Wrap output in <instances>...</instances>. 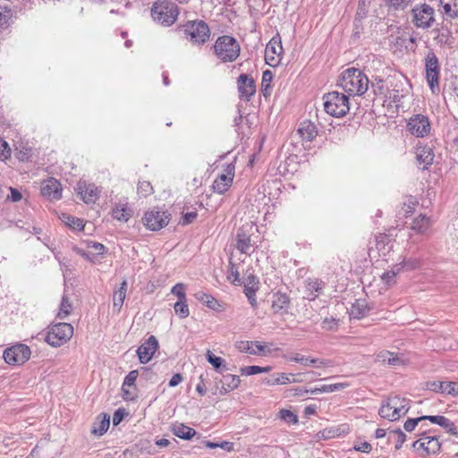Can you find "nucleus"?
I'll return each mask as SVG.
<instances>
[{
  "instance_id": "nucleus-1",
  "label": "nucleus",
  "mask_w": 458,
  "mask_h": 458,
  "mask_svg": "<svg viewBox=\"0 0 458 458\" xmlns=\"http://www.w3.org/2000/svg\"><path fill=\"white\" fill-rule=\"evenodd\" d=\"M337 85L349 95L361 96L369 89V79L360 70L349 68L342 72Z\"/></svg>"
},
{
  "instance_id": "nucleus-2",
  "label": "nucleus",
  "mask_w": 458,
  "mask_h": 458,
  "mask_svg": "<svg viewBox=\"0 0 458 458\" xmlns=\"http://www.w3.org/2000/svg\"><path fill=\"white\" fill-rule=\"evenodd\" d=\"M409 402L408 399L398 395L389 396L382 402L378 414L390 421L397 420L408 412Z\"/></svg>"
},
{
  "instance_id": "nucleus-3",
  "label": "nucleus",
  "mask_w": 458,
  "mask_h": 458,
  "mask_svg": "<svg viewBox=\"0 0 458 458\" xmlns=\"http://www.w3.org/2000/svg\"><path fill=\"white\" fill-rule=\"evenodd\" d=\"M215 54L224 63L233 62L241 52L238 41L231 36L219 37L214 45Z\"/></svg>"
},
{
  "instance_id": "nucleus-4",
  "label": "nucleus",
  "mask_w": 458,
  "mask_h": 458,
  "mask_svg": "<svg viewBox=\"0 0 458 458\" xmlns=\"http://www.w3.org/2000/svg\"><path fill=\"white\" fill-rule=\"evenodd\" d=\"M154 21L161 25H172L178 16V8L175 4L168 0H157L151 9Z\"/></svg>"
},
{
  "instance_id": "nucleus-5",
  "label": "nucleus",
  "mask_w": 458,
  "mask_h": 458,
  "mask_svg": "<svg viewBox=\"0 0 458 458\" xmlns=\"http://www.w3.org/2000/svg\"><path fill=\"white\" fill-rule=\"evenodd\" d=\"M325 111L335 117L344 116L349 109V98L337 91L329 92L323 97Z\"/></svg>"
},
{
  "instance_id": "nucleus-6",
  "label": "nucleus",
  "mask_w": 458,
  "mask_h": 458,
  "mask_svg": "<svg viewBox=\"0 0 458 458\" xmlns=\"http://www.w3.org/2000/svg\"><path fill=\"white\" fill-rule=\"evenodd\" d=\"M435 9L429 4L423 3L416 4L411 10V21L417 29L428 30L436 21Z\"/></svg>"
},
{
  "instance_id": "nucleus-7",
  "label": "nucleus",
  "mask_w": 458,
  "mask_h": 458,
  "mask_svg": "<svg viewBox=\"0 0 458 458\" xmlns=\"http://www.w3.org/2000/svg\"><path fill=\"white\" fill-rule=\"evenodd\" d=\"M73 335V327L65 322H60L48 327L46 335V342L54 347H59L66 344Z\"/></svg>"
},
{
  "instance_id": "nucleus-8",
  "label": "nucleus",
  "mask_w": 458,
  "mask_h": 458,
  "mask_svg": "<svg viewBox=\"0 0 458 458\" xmlns=\"http://www.w3.org/2000/svg\"><path fill=\"white\" fill-rule=\"evenodd\" d=\"M182 30L186 38L194 44H204L210 37L208 24L200 20L187 21Z\"/></svg>"
},
{
  "instance_id": "nucleus-9",
  "label": "nucleus",
  "mask_w": 458,
  "mask_h": 458,
  "mask_svg": "<svg viewBox=\"0 0 458 458\" xmlns=\"http://www.w3.org/2000/svg\"><path fill=\"white\" fill-rule=\"evenodd\" d=\"M425 73L428 84L433 93L439 89L440 64L433 50L425 56Z\"/></svg>"
},
{
  "instance_id": "nucleus-10",
  "label": "nucleus",
  "mask_w": 458,
  "mask_h": 458,
  "mask_svg": "<svg viewBox=\"0 0 458 458\" xmlns=\"http://www.w3.org/2000/svg\"><path fill=\"white\" fill-rule=\"evenodd\" d=\"M170 221V214L160 208H152L147 211L142 217L143 225L151 231L164 228Z\"/></svg>"
},
{
  "instance_id": "nucleus-11",
  "label": "nucleus",
  "mask_w": 458,
  "mask_h": 458,
  "mask_svg": "<svg viewBox=\"0 0 458 458\" xmlns=\"http://www.w3.org/2000/svg\"><path fill=\"white\" fill-rule=\"evenodd\" d=\"M406 128L411 135L417 138H424L430 133L431 125L428 116L418 114L408 120Z\"/></svg>"
},
{
  "instance_id": "nucleus-12",
  "label": "nucleus",
  "mask_w": 458,
  "mask_h": 458,
  "mask_svg": "<svg viewBox=\"0 0 458 458\" xmlns=\"http://www.w3.org/2000/svg\"><path fill=\"white\" fill-rule=\"evenodd\" d=\"M30 357V348L22 344L8 348L4 352V359L11 365H21L26 362Z\"/></svg>"
},
{
  "instance_id": "nucleus-13",
  "label": "nucleus",
  "mask_w": 458,
  "mask_h": 458,
  "mask_svg": "<svg viewBox=\"0 0 458 458\" xmlns=\"http://www.w3.org/2000/svg\"><path fill=\"white\" fill-rule=\"evenodd\" d=\"M235 174V165L233 163L226 164L223 173L214 181L212 188L215 192L224 194L232 186Z\"/></svg>"
},
{
  "instance_id": "nucleus-14",
  "label": "nucleus",
  "mask_w": 458,
  "mask_h": 458,
  "mask_svg": "<svg viewBox=\"0 0 458 458\" xmlns=\"http://www.w3.org/2000/svg\"><path fill=\"white\" fill-rule=\"evenodd\" d=\"M289 362H297L304 367H329L332 362L329 360L312 358L310 356H304L298 352H289L283 356Z\"/></svg>"
},
{
  "instance_id": "nucleus-15",
  "label": "nucleus",
  "mask_w": 458,
  "mask_h": 458,
  "mask_svg": "<svg viewBox=\"0 0 458 458\" xmlns=\"http://www.w3.org/2000/svg\"><path fill=\"white\" fill-rule=\"evenodd\" d=\"M76 191L81 195V199L87 204L95 203L100 193V191L95 184L87 183L84 181L78 182Z\"/></svg>"
},
{
  "instance_id": "nucleus-16",
  "label": "nucleus",
  "mask_w": 458,
  "mask_h": 458,
  "mask_svg": "<svg viewBox=\"0 0 458 458\" xmlns=\"http://www.w3.org/2000/svg\"><path fill=\"white\" fill-rule=\"evenodd\" d=\"M158 348V342L157 338L151 335L144 344H142L137 350V354L140 363H148L153 357L154 353Z\"/></svg>"
},
{
  "instance_id": "nucleus-17",
  "label": "nucleus",
  "mask_w": 458,
  "mask_h": 458,
  "mask_svg": "<svg viewBox=\"0 0 458 458\" xmlns=\"http://www.w3.org/2000/svg\"><path fill=\"white\" fill-rule=\"evenodd\" d=\"M238 90L240 98L249 101L256 92L254 80L247 74H241L238 78Z\"/></svg>"
},
{
  "instance_id": "nucleus-18",
  "label": "nucleus",
  "mask_w": 458,
  "mask_h": 458,
  "mask_svg": "<svg viewBox=\"0 0 458 458\" xmlns=\"http://www.w3.org/2000/svg\"><path fill=\"white\" fill-rule=\"evenodd\" d=\"M41 194L49 199H60L62 188L60 182L55 178H48L41 183Z\"/></svg>"
},
{
  "instance_id": "nucleus-19",
  "label": "nucleus",
  "mask_w": 458,
  "mask_h": 458,
  "mask_svg": "<svg viewBox=\"0 0 458 458\" xmlns=\"http://www.w3.org/2000/svg\"><path fill=\"white\" fill-rule=\"evenodd\" d=\"M415 449H423L426 454H435L439 452L441 444L437 437L424 436L413 443Z\"/></svg>"
},
{
  "instance_id": "nucleus-20",
  "label": "nucleus",
  "mask_w": 458,
  "mask_h": 458,
  "mask_svg": "<svg viewBox=\"0 0 458 458\" xmlns=\"http://www.w3.org/2000/svg\"><path fill=\"white\" fill-rule=\"evenodd\" d=\"M235 248L242 254L250 255L251 238L243 227L239 228L235 235Z\"/></svg>"
},
{
  "instance_id": "nucleus-21",
  "label": "nucleus",
  "mask_w": 458,
  "mask_h": 458,
  "mask_svg": "<svg viewBox=\"0 0 458 458\" xmlns=\"http://www.w3.org/2000/svg\"><path fill=\"white\" fill-rule=\"evenodd\" d=\"M325 287V283L318 278H308L305 281V293L306 298L313 301L315 300L322 292Z\"/></svg>"
},
{
  "instance_id": "nucleus-22",
  "label": "nucleus",
  "mask_w": 458,
  "mask_h": 458,
  "mask_svg": "<svg viewBox=\"0 0 458 458\" xmlns=\"http://www.w3.org/2000/svg\"><path fill=\"white\" fill-rule=\"evenodd\" d=\"M439 6L446 20L458 19V0H439Z\"/></svg>"
},
{
  "instance_id": "nucleus-23",
  "label": "nucleus",
  "mask_w": 458,
  "mask_h": 458,
  "mask_svg": "<svg viewBox=\"0 0 458 458\" xmlns=\"http://www.w3.org/2000/svg\"><path fill=\"white\" fill-rule=\"evenodd\" d=\"M298 133L302 140L311 141L317 137L318 130L310 121H303L299 126Z\"/></svg>"
},
{
  "instance_id": "nucleus-24",
  "label": "nucleus",
  "mask_w": 458,
  "mask_h": 458,
  "mask_svg": "<svg viewBox=\"0 0 458 458\" xmlns=\"http://www.w3.org/2000/svg\"><path fill=\"white\" fill-rule=\"evenodd\" d=\"M370 307L367 300L359 299L352 305L350 310V316L353 318H362L367 316L370 310Z\"/></svg>"
},
{
  "instance_id": "nucleus-25",
  "label": "nucleus",
  "mask_w": 458,
  "mask_h": 458,
  "mask_svg": "<svg viewBox=\"0 0 458 458\" xmlns=\"http://www.w3.org/2000/svg\"><path fill=\"white\" fill-rule=\"evenodd\" d=\"M416 158L420 164L423 165V169H426L432 164L434 159V153L431 148L428 146H418L416 148Z\"/></svg>"
},
{
  "instance_id": "nucleus-26",
  "label": "nucleus",
  "mask_w": 458,
  "mask_h": 458,
  "mask_svg": "<svg viewBox=\"0 0 458 458\" xmlns=\"http://www.w3.org/2000/svg\"><path fill=\"white\" fill-rule=\"evenodd\" d=\"M112 216L118 221L127 222L132 216V210L127 202H120L113 208Z\"/></svg>"
},
{
  "instance_id": "nucleus-27",
  "label": "nucleus",
  "mask_w": 458,
  "mask_h": 458,
  "mask_svg": "<svg viewBox=\"0 0 458 458\" xmlns=\"http://www.w3.org/2000/svg\"><path fill=\"white\" fill-rule=\"evenodd\" d=\"M221 383L222 386L219 390V393L220 394H225L236 389L241 384V379L236 375L227 374L223 377Z\"/></svg>"
},
{
  "instance_id": "nucleus-28",
  "label": "nucleus",
  "mask_w": 458,
  "mask_h": 458,
  "mask_svg": "<svg viewBox=\"0 0 458 458\" xmlns=\"http://www.w3.org/2000/svg\"><path fill=\"white\" fill-rule=\"evenodd\" d=\"M283 52V47L281 46L280 41L276 40L275 38H272L269 43L267 45L266 50H265V57L267 61L270 65H274L272 63L275 60V55L279 56Z\"/></svg>"
},
{
  "instance_id": "nucleus-29",
  "label": "nucleus",
  "mask_w": 458,
  "mask_h": 458,
  "mask_svg": "<svg viewBox=\"0 0 458 458\" xmlns=\"http://www.w3.org/2000/svg\"><path fill=\"white\" fill-rule=\"evenodd\" d=\"M237 349L242 352L259 354L264 352L265 346L259 342L241 341L236 344Z\"/></svg>"
},
{
  "instance_id": "nucleus-30",
  "label": "nucleus",
  "mask_w": 458,
  "mask_h": 458,
  "mask_svg": "<svg viewBox=\"0 0 458 458\" xmlns=\"http://www.w3.org/2000/svg\"><path fill=\"white\" fill-rule=\"evenodd\" d=\"M110 425V416L102 413L98 418L97 420L94 422L91 433L98 436H102L104 433L106 432Z\"/></svg>"
},
{
  "instance_id": "nucleus-31",
  "label": "nucleus",
  "mask_w": 458,
  "mask_h": 458,
  "mask_svg": "<svg viewBox=\"0 0 458 458\" xmlns=\"http://www.w3.org/2000/svg\"><path fill=\"white\" fill-rule=\"evenodd\" d=\"M437 44L440 47L447 46L451 47L454 44V38L451 35V32L447 29H435L433 30Z\"/></svg>"
},
{
  "instance_id": "nucleus-32",
  "label": "nucleus",
  "mask_w": 458,
  "mask_h": 458,
  "mask_svg": "<svg viewBox=\"0 0 458 458\" xmlns=\"http://www.w3.org/2000/svg\"><path fill=\"white\" fill-rule=\"evenodd\" d=\"M240 267L241 263L235 262L232 256L229 260L227 279L234 285L242 284V279L240 277Z\"/></svg>"
},
{
  "instance_id": "nucleus-33",
  "label": "nucleus",
  "mask_w": 458,
  "mask_h": 458,
  "mask_svg": "<svg viewBox=\"0 0 458 458\" xmlns=\"http://www.w3.org/2000/svg\"><path fill=\"white\" fill-rule=\"evenodd\" d=\"M290 300L286 293H276L273 294L272 298V309L274 312L278 313L283 310L288 308Z\"/></svg>"
},
{
  "instance_id": "nucleus-34",
  "label": "nucleus",
  "mask_w": 458,
  "mask_h": 458,
  "mask_svg": "<svg viewBox=\"0 0 458 458\" xmlns=\"http://www.w3.org/2000/svg\"><path fill=\"white\" fill-rule=\"evenodd\" d=\"M127 293V281L123 280L120 285V287L114 292L113 294V302L114 309H116L119 312L123 307V301L126 297Z\"/></svg>"
},
{
  "instance_id": "nucleus-35",
  "label": "nucleus",
  "mask_w": 458,
  "mask_h": 458,
  "mask_svg": "<svg viewBox=\"0 0 458 458\" xmlns=\"http://www.w3.org/2000/svg\"><path fill=\"white\" fill-rule=\"evenodd\" d=\"M195 298L213 310L218 311L221 310V304L210 294L199 291L195 293Z\"/></svg>"
},
{
  "instance_id": "nucleus-36",
  "label": "nucleus",
  "mask_w": 458,
  "mask_h": 458,
  "mask_svg": "<svg viewBox=\"0 0 458 458\" xmlns=\"http://www.w3.org/2000/svg\"><path fill=\"white\" fill-rule=\"evenodd\" d=\"M173 433L182 439L189 440L193 437L197 432L194 428L180 423L173 426Z\"/></svg>"
},
{
  "instance_id": "nucleus-37",
  "label": "nucleus",
  "mask_w": 458,
  "mask_h": 458,
  "mask_svg": "<svg viewBox=\"0 0 458 458\" xmlns=\"http://www.w3.org/2000/svg\"><path fill=\"white\" fill-rule=\"evenodd\" d=\"M207 360L213 366L217 372L228 370L227 364L224 359L216 356L211 351L208 350L206 353Z\"/></svg>"
},
{
  "instance_id": "nucleus-38",
  "label": "nucleus",
  "mask_w": 458,
  "mask_h": 458,
  "mask_svg": "<svg viewBox=\"0 0 458 458\" xmlns=\"http://www.w3.org/2000/svg\"><path fill=\"white\" fill-rule=\"evenodd\" d=\"M430 225V218L420 215L413 220L411 229L419 233H424L428 230Z\"/></svg>"
},
{
  "instance_id": "nucleus-39",
  "label": "nucleus",
  "mask_w": 458,
  "mask_h": 458,
  "mask_svg": "<svg viewBox=\"0 0 458 458\" xmlns=\"http://www.w3.org/2000/svg\"><path fill=\"white\" fill-rule=\"evenodd\" d=\"M72 303L70 301V299L68 298V296L64 294L56 317L62 320L65 319L72 313Z\"/></svg>"
},
{
  "instance_id": "nucleus-40",
  "label": "nucleus",
  "mask_w": 458,
  "mask_h": 458,
  "mask_svg": "<svg viewBox=\"0 0 458 458\" xmlns=\"http://www.w3.org/2000/svg\"><path fill=\"white\" fill-rule=\"evenodd\" d=\"M61 220L69 227L81 231L84 229L83 220L69 214H62L60 216Z\"/></svg>"
},
{
  "instance_id": "nucleus-41",
  "label": "nucleus",
  "mask_w": 458,
  "mask_h": 458,
  "mask_svg": "<svg viewBox=\"0 0 458 458\" xmlns=\"http://www.w3.org/2000/svg\"><path fill=\"white\" fill-rule=\"evenodd\" d=\"M140 375L139 370H131L129 372V374L125 377L123 384V394L126 398H132V396L130 395V391L127 389L129 386H133L135 384V381L137 380V377Z\"/></svg>"
},
{
  "instance_id": "nucleus-42",
  "label": "nucleus",
  "mask_w": 458,
  "mask_h": 458,
  "mask_svg": "<svg viewBox=\"0 0 458 458\" xmlns=\"http://www.w3.org/2000/svg\"><path fill=\"white\" fill-rule=\"evenodd\" d=\"M13 20L12 10L6 6H0V30L6 29Z\"/></svg>"
},
{
  "instance_id": "nucleus-43",
  "label": "nucleus",
  "mask_w": 458,
  "mask_h": 458,
  "mask_svg": "<svg viewBox=\"0 0 458 458\" xmlns=\"http://www.w3.org/2000/svg\"><path fill=\"white\" fill-rule=\"evenodd\" d=\"M270 370H271V367H269V366L259 367V366H256V365L242 367L240 369L241 374L243 376H251V375H256L259 373L268 372Z\"/></svg>"
},
{
  "instance_id": "nucleus-44",
  "label": "nucleus",
  "mask_w": 458,
  "mask_h": 458,
  "mask_svg": "<svg viewBox=\"0 0 458 458\" xmlns=\"http://www.w3.org/2000/svg\"><path fill=\"white\" fill-rule=\"evenodd\" d=\"M397 267V271H403V270H413L417 268L420 266V260L417 259H403L401 262L398 264H395Z\"/></svg>"
},
{
  "instance_id": "nucleus-45",
  "label": "nucleus",
  "mask_w": 458,
  "mask_h": 458,
  "mask_svg": "<svg viewBox=\"0 0 458 458\" xmlns=\"http://www.w3.org/2000/svg\"><path fill=\"white\" fill-rule=\"evenodd\" d=\"M400 271H397V267L394 265L393 268L389 271L385 272L381 276V280L387 285L391 286L395 284L396 275L399 274Z\"/></svg>"
},
{
  "instance_id": "nucleus-46",
  "label": "nucleus",
  "mask_w": 458,
  "mask_h": 458,
  "mask_svg": "<svg viewBox=\"0 0 458 458\" xmlns=\"http://www.w3.org/2000/svg\"><path fill=\"white\" fill-rule=\"evenodd\" d=\"M174 309L175 314L178 315L182 318H187L190 314L189 307L186 302V300L178 301L177 302H175Z\"/></svg>"
},
{
  "instance_id": "nucleus-47",
  "label": "nucleus",
  "mask_w": 458,
  "mask_h": 458,
  "mask_svg": "<svg viewBox=\"0 0 458 458\" xmlns=\"http://www.w3.org/2000/svg\"><path fill=\"white\" fill-rule=\"evenodd\" d=\"M278 418H280L282 420L291 423V424H296L298 422V417L296 414H294L290 410L282 409L278 412Z\"/></svg>"
},
{
  "instance_id": "nucleus-48",
  "label": "nucleus",
  "mask_w": 458,
  "mask_h": 458,
  "mask_svg": "<svg viewBox=\"0 0 458 458\" xmlns=\"http://www.w3.org/2000/svg\"><path fill=\"white\" fill-rule=\"evenodd\" d=\"M138 193L142 197H148L153 193V187L148 181H139Z\"/></svg>"
},
{
  "instance_id": "nucleus-49",
  "label": "nucleus",
  "mask_w": 458,
  "mask_h": 458,
  "mask_svg": "<svg viewBox=\"0 0 458 458\" xmlns=\"http://www.w3.org/2000/svg\"><path fill=\"white\" fill-rule=\"evenodd\" d=\"M438 425L444 428L449 434L453 436H458L457 428L454 423L451 421L449 419L445 418V416H442Z\"/></svg>"
},
{
  "instance_id": "nucleus-50",
  "label": "nucleus",
  "mask_w": 458,
  "mask_h": 458,
  "mask_svg": "<svg viewBox=\"0 0 458 458\" xmlns=\"http://www.w3.org/2000/svg\"><path fill=\"white\" fill-rule=\"evenodd\" d=\"M447 382L429 381L427 383V389L436 393H445Z\"/></svg>"
},
{
  "instance_id": "nucleus-51",
  "label": "nucleus",
  "mask_w": 458,
  "mask_h": 458,
  "mask_svg": "<svg viewBox=\"0 0 458 458\" xmlns=\"http://www.w3.org/2000/svg\"><path fill=\"white\" fill-rule=\"evenodd\" d=\"M411 1L412 0H386V3L388 6L396 11H403L411 4Z\"/></svg>"
},
{
  "instance_id": "nucleus-52",
  "label": "nucleus",
  "mask_w": 458,
  "mask_h": 458,
  "mask_svg": "<svg viewBox=\"0 0 458 458\" xmlns=\"http://www.w3.org/2000/svg\"><path fill=\"white\" fill-rule=\"evenodd\" d=\"M390 239L386 234H379L376 237V247L379 252L386 255V247L388 245Z\"/></svg>"
},
{
  "instance_id": "nucleus-53",
  "label": "nucleus",
  "mask_w": 458,
  "mask_h": 458,
  "mask_svg": "<svg viewBox=\"0 0 458 458\" xmlns=\"http://www.w3.org/2000/svg\"><path fill=\"white\" fill-rule=\"evenodd\" d=\"M140 376L141 379L145 381H150L152 383H156L157 380V374L152 371L149 368L142 367L140 371Z\"/></svg>"
},
{
  "instance_id": "nucleus-54",
  "label": "nucleus",
  "mask_w": 458,
  "mask_h": 458,
  "mask_svg": "<svg viewBox=\"0 0 458 458\" xmlns=\"http://www.w3.org/2000/svg\"><path fill=\"white\" fill-rule=\"evenodd\" d=\"M348 386V384L346 383H335V384H329V385H323L319 387L320 392L323 393H332L335 391H340Z\"/></svg>"
},
{
  "instance_id": "nucleus-55",
  "label": "nucleus",
  "mask_w": 458,
  "mask_h": 458,
  "mask_svg": "<svg viewBox=\"0 0 458 458\" xmlns=\"http://www.w3.org/2000/svg\"><path fill=\"white\" fill-rule=\"evenodd\" d=\"M321 327L325 330L334 331L338 327V320L333 317L325 318L321 322Z\"/></svg>"
},
{
  "instance_id": "nucleus-56",
  "label": "nucleus",
  "mask_w": 458,
  "mask_h": 458,
  "mask_svg": "<svg viewBox=\"0 0 458 458\" xmlns=\"http://www.w3.org/2000/svg\"><path fill=\"white\" fill-rule=\"evenodd\" d=\"M172 293H174V295H176L178 297V301H183V300H186V295H185V286L183 284H176L173 288H172Z\"/></svg>"
},
{
  "instance_id": "nucleus-57",
  "label": "nucleus",
  "mask_w": 458,
  "mask_h": 458,
  "mask_svg": "<svg viewBox=\"0 0 458 458\" xmlns=\"http://www.w3.org/2000/svg\"><path fill=\"white\" fill-rule=\"evenodd\" d=\"M11 155V149L6 141L0 139V160L8 158Z\"/></svg>"
},
{
  "instance_id": "nucleus-58",
  "label": "nucleus",
  "mask_w": 458,
  "mask_h": 458,
  "mask_svg": "<svg viewBox=\"0 0 458 458\" xmlns=\"http://www.w3.org/2000/svg\"><path fill=\"white\" fill-rule=\"evenodd\" d=\"M256 289L252 286L244 285V293L247 296L250 303L254 307L257 305V301L255 299Z\"/></svg>"
},
{
  "instance_id": "nucleus-59",
  "label": "nucleus",
  "mask_w": 458,
  "mask_h": 458,
  "mask_svg": "<svg viewBox=\"0 0 458 458\" xmlns=\"http://www.w3.org/2000/svg\"><path fill=\"white\" fill-rule=\"evenodd\" d=\"M417 204V200L414 198L410 197L408 199V201L403 204V209L404 211V214L408 215L413 213Z\"/></svg>"
},
{
  "instance_id": "nucleus-60",
  "label": "nucleus",
  "mask_w": 458,
  "mask_h": 458,
  "mask_svg": "<svg viewBox=\"0 0 458 458\" xmlns=\"http://www.w3.org/2000/svg\"><path fill=\"white\" fill-rule=\"evenodd\" d=\"M273 377L276 385H286L291 382L289 375L285 373L274 374Z\"/></svg>"
},
{
  "instance_id": "nucleus-61",
  "label": "nucleus",
  "mask_w": 458,
  "mask_h": 458,
  "mask_svg": "<svg viewBox=\"0 0 458 458\" xmlns=\"http://www.w3.org/2000/svg\"><path fill=\"white\" fill-rule=\"evenodd\" d=\"M421 421V419L420 417L419 418H416V419H408L404 425H403V428L406 431L408 432H411L414 430V428H416V426L418 425V423Z\"/></svg>"
},
{
  "instance_id": "nucleus-62",
  "label": "nucleus",
  "mask_w": 458,
  "mask_h": 458,
  "mask_svg": "<svg viewBox=\"0 0 458 458\" xmlns=\"http://www.w3.org/2000/svg\"><path fill=\"white\" fill-rule=\"evenodd\" d=\"M393 433L397 437L395 449L399 450L406 440V435L401 429L394 430Z\"/></svg>"
},
{
  "instance_id": "nucleus-63",
  "label": "nucleus",
  "mask_w": 458,
  "mask_h": 458,
  "mask_svg": "<svg viewBox=\"0 0 458 458\" xmlns=\"http://www.w3.org/2000/svg\"><path fill=\"white\" fill-rule=\"evenodd\" d=\"M445 394L458 396V382H447Z\"/></svg>"
},
{
  "instance_id": "nucleus-64",
  "label": "nucleus",
  "mask_w": 458,
  "mask_h": 458,
  "mask_svg": "<svg viewBox=\"0 0 458 458\" xmlns=\"http://www.w3.org/2000/svg\"><path fill=\"white\" fill-rule=\"evenodd\" d=\"M387 364L392 366H400L403 364V360L400 355L391 352Z\"/></svg>"
}]
</instances>
